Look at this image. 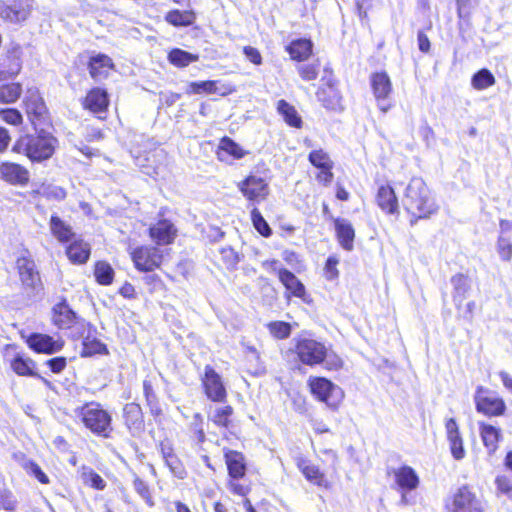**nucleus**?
Returning <instances> with one entry per match:
<instances>
[{
    "label": "nucleus",
    "mask_w": 512,
    "mask_h": 512,
    "mask_svg": "<svg viewBox=\"0 0 512 512\" xmlns=\"http://www.w3.org/2000/svg\"><path fill=\"white\" fill-rule=\"evenodd\" d=\"M21 47L16 45L13 47V49L9 52L8 59L10 60V64L8 66L7 73L10 76L17 75L21 70Z\"/></svg>",
    "instance_id": "nucleus-47"
},
{
    "label": "nucleus",
    "mask_w": 512,
    "mask_h": 512,
    "mask_svg": "<svg viewBox=\"0 0 512 512\" xmlns=\"http://www.w3.org/2000/svg\"><path fill=\"white\" fill-rule=\"evenodd\" d=\"M44 195L48 199L63 200L66 197V191L59 186H48L44 190Z\"/></svg>",
    "instance_id": "nucleus-61"
},
{
    "label": "nucleus",
    "mask_w": 512,
    "mask_h": 512,
    "mask_svg": "<svg viewBox=\"0 0 512 512\" xmlns=\"http://www.w3.org/2000/svg\"><path fill=\"white\" fill-rule=\"evenodd\" d=\"M277 110L282 115L285 122L295 128H300L302 119L297 110L285 100L278 101Z\"/></svg>",
    "instance_id": "nucleus-34"
},
{
    "label": "nucleus",
    "mask_w": 512,
    "mask_h": 512,
    "mask_svg": "<svg viewBox=\"0 0 512 512\" xmlns=\"http://www.w3.org/2000/svg\"><path fill=\"white\" fill-rule=\"evenodd\" d=\"M80 478L84 485L97 490H104L106 482L104 479L96 473L92 468L88 466H82L80 469Z\"/></svg>",
    "instance_id": "nucleus-35"
},
{
    "label": "nucleus",
    "mask_w": 512,
    "mask_h": 512,
    "mask_svg": "<svg viewBox=\"0 0 512 512\" xmlns=\"http://www.w3.org/2000/svg\"><path fill=\"white\" fill-rule=\"evenodd\" d=\"M169 61L177 67H186L198 60V56L182 49H173L168 55Z\"/></svg>",
    "instance_id": "nucleus-38"
},
{
    "label": "nucleus",
    "mask_w": 512,
    "mask_h": 512,
    "mask_svg": "<svg viewBox=\"0 0 512 512\" xmlns=\"http://www.w3.org/2000/svg\"><path fill=\"white\" fill-rule=\"evenodd\" d=\"M336 236L341 247L347 251L353 249L355 230L349 220L344 218L334 219Z\"/></svg>",
    "instance_id": "nucleus-19"
},
{
    "label": "nucleus",
    "mask_w": 512,
    "mask_h": 512,
    "mask_svg": "<svg viewBox=\"0 0 512 512\" xmlns=\"http://www.w3.org/2000/svg\"><path fill=\"white\" fill-rule=\"evenodd\" d=\"M324 94H325V91L322 90L317 93V96H318V99L323 103V105L327 109L336 110L340 107V97L338 96V94L335 91L331 90V95H330L329 99H325L323 97Z\"/></svg>",
    "instance_id": "nucleus-58"
},
{
    "label": "nucleus",
    "mask_w": 512,
    "mask_h": 512,
    "mask_svg": "<svg viewBox=\"0 0 512 512\" xmlns=\"http://www.w3.org/2000/svg\"><path fill=\"white\" fill-rule=\"evenodd\" d=\"M471 84L476 90H484L495 84V77L488 69H481L473 75Z\"/></svg>",
    "instance_id": "nucleus-40"
},
{
    "label": "nucleus",
    "mask_w": 512,
    "mask_h": 512,
    "mask_svg": "<svg viewBox=\"0 0 512 512\" xmlns=\"http://www.w3.org/2000/svg\"><path fill=\"white\" fill-rule=\"evenodd\" d=\"M49 227L52 235L61 243H67L74 237L72 227L55 214L51 215Z\"/></svg>",
    "instance_id": "nucleus-24"
},
{
    "label": "nucleus",
    "mask_w": 512,
    "mask_h": 512,
    "mask_svg": "<svg viewBox=\"0 0 512 512\" xmlns=\"http://www.w3.org/2000/svg\"><path fill=\"white\" fill-rule=\"evenodd\" d=\"M166 21L173 26H190L195 21L193 11L173 10L166 15Z\"/></svg>",
    "instance_id": "nucleus-36"
},
{
    "label": "nucleus",
    "mask_w": 512,
    "mask_h": 512,
    "mask_svg": "<svg viewBox=\"0 0 512 512\" xmlns=\"http://www.w3.org/2000/svg\"><path fill=\"white\" fill-rule=\"evenodd\" d=\"M150 237L159 245H166L173 241L176 230L172 223L161 220L150 228Z\"/></svg>",
    "instance_id": "nucleus-20"
},
{
    "label": "nucleus",
    "mask_w": 512,
    "mask_h": 512,
    "mask_svg": "<svg viewBox=\"0 0 512 512\" xmlns=\"http://www.w3.org/2000/svg\"><path fill=\"white\" fill-rule=\"evenodd\" d=\"M394 481L402 491L401 503L407 504L408 499L406 492L415 490L420 483L419 477L416 471L407 465L401 466L393 470Z\"/></svg>",
    "instance_id": "nucleus-11"
},
{
    "label": "nucleus",
    "mask_w": 512,
    "mask_h": 512,
    "mask_svg": "<svg viewBox=\"0 0 512 512\" xmlns=\"http://www.w3.org/2000/svg\"><path fill=\"white\" fill-rule=\"evenodd\" d=\"M313 44L308 39H298L292 41L287 47L291 58L297 61L306 60L312 53Z\"/></svg>",
    "instance_id": "nucleus-32"
},
{
    "label": "nucleus",
    "mask_w": 512,
    "mask_h": 512,
    "mask_svg": "<svg viewBox=\"0 0 512 512\" xmlns=\"http://www.w3.org/2000/svg\"><path fill=\"white\" fill-rule=\"evenodd\" d=\"M22 87L19 83H11L0 87V103H14L21 95Z\"/></svg>",
    "instance_id": "nucleus-41"
},
{
    "label": "nucleus",
    "mask_w": 512,
    "mask_h": 512,
    "mask_svg": "<svg viewBox=\"0 0 512 512\" xmlns=\"http://www.w3.org/2000/svg\"><path fill=\"white\" fill-rule=\"evenodd\" d=\"M298 72L301 78L305 81H312L318 77L319 74V64L311 63V64H303L298 67Z\"/></svg>",
    "instance_id": "nucleus-52"
},
{
    "label": "nucleus",
    "mask_w": 512,
    "mask_h": 512,
    "mask_svg": "<svg viewBox=\"0 0 512 512\" xmlns=\"http://www.w3.org/2000/svg\"><path fill=\"white\" fill-rule=\"evenodd\" d=\"M28 346L38 353L54 354L62 350L64 343L51 336L34 333L27 339Z\"/></svg>",
    "instance_id": "nucleus-14"
},
{
    "label": "nucleus",
    "mask_w": 512,
    "mask_h": 512,
    "mask_svg": "<svg viewBox=\"0 0 512 512\" xmlns=\"http://www.w3.org/2000/svg\"><path fill=\"white\" fill-rule=\"evenodd\" d=\"M202 381L208 399L214 402H224L226 400L227 393L222 379L212 367H205V374Z\"/></svg>",
    "instance_id": "nucleus-12"
},
{
    "label": "nucleus",
    "mask_w": 512,
    "mask_h": 512,
    "mask_svg": "<svg viewBox=\"0 0 512 512\" xmlns=\"http://www.w3.org/2000/svg\"><path fill=\"white\" fill-rule=\"evenodd\" d=\"M33 11V0H0V18L11 24H22Z\"/></svg>",
    "instance_id": "nucleus-5"
},
{
    "label": "nucleus",
    "mask_w": 512,
    "mask_h": 512,
    "mask_svg": "<svg viewBox=\"0 0 512 512\" xmlns=\"http://www.w3.org/2000/svg\"><path fill=\"white\" fill-rule=\"evenodd\" d=\"M108 104L107 92L101 88L92 89L84 100V107L93 113L104 112Z\"/></svg>",
    "instance_id": "nucleus-22"
},
{
    "label": "nucleus",
    "mask_w": 512,
    "mask_h": 512,
    "mask_svg": "<svg viewBox=\"0 0 512 512\" xmlns=\"http://www.w3.org/2000/svg\"><path fill=\"white\" fill-rule=\"evenodd\" d=\"M95 354H108V349L100 340L88 336L83 341L82 355L92 356Z\"/></svg>",
    "instance_id": "nucleus-42"
},
{
    "label": "nucleus",
    "mask_w": 512,
    "mask_h": 512,
    "mask_svg": "<svg viewBox=\"0 0 512 512\" xmlns=\"http://www.w3.org/2000/svg\"><path fill=\"white\" fill-rule=\"evenodd\" d=\"M143 392L147 401L148 406L150 407L151 413L154 415H159L161 413V408L159 406L156 394L154 393L153 387L148 380L143 381Z\"/></svg>",
    "instance_id": "nucleus-45"
},
{
    "label": "nucleus",
    "mask_w": 512,
    "mask_h": 512,
    "mask_svg": "<svg viewBox=\"0 0 512 512\" xmlns=\"http://www.w3.org/2000/svg\"><path fill=\"white\" fill-rule=\"evenodd\" d=\"M75 415L92 433L109 437L112 426L110 414L100 404L91 402L75 409Z\"/></svg>",
    "instance_id": "nucleus-3"
},
{
    "label": "nucleus",
    "mask_w": 512,
    "mask_h": 512,
    "mask_svg": "<svg viewBox=\"0 0 512 512\" xmlns=\"http://www.w3.org/2000/svg\"><path fill=\"white\" fill-rule=\"evenodd\" d=\"M28 472L42 484H48L50 482L48 476L42 471L40 466L34 462L29 464Z\"/></svg>",
    "instance_id": "nucleus-60"
},
{
    "label": "nucleus",
    "mask_w": 512,
    "mask_h": 512,
    "mask_svg": "<svg viewBox=\"0 0 512 512\" xmlns=\"http://www.w3.org/2000/svg\"><path fill=\"white\" fill-rule=\"evenodd\" d=\"M496 489L499 493L512 498V477L507 475H498L495 479Z\"/></svg>",
    "instance_id": "nucleus-51"
},
{
    "label": "nucleus",
    "mask_w": 512,
    "mask_h": 512,
    "mask_svg": "<svg viewBox=\"0 0 512 512\" xmlns=\"http://www.w3.org/2000/svg\"><path fill=\"white\" fill-rule=\"evenodd\" d=\"M269 332L278 339H285L290 336L291 326L289 323L283 321L270 322L267 325Z\"/></svg>",
    "instance_id": "nucleus-48"
},
{
    "label": "nucleus",
    "mask_w": 512,
    "mask_h": 512,
    "mask_svg": "<svg viewBox=\"0 0 512 512\" xmlns=\"http://www.w3.org/2000/svg\"><path fill=\"white\" fill-rule=\"evenodd\" d=\"M278 277L285 288L296 297H303L305 294V287L299 279L287 269H279Z\"/></svg>",
    "instance_id": "nucleus-28"
},
{
    "label": "nucleus",
    "mask_w": 512,
    "mask_h": 512,
    "mask_svg": "<svg viewBox=\"0 0 512 512\" xmlns=\"http://www.w3.org/2000/svg\"><path fill=\"white\" fill-rule=\"evenodd\" d=\"M166 465L169 467L171 472L178 478H184L185 471L175 454H172L166 458H164Z\"/></svg>",
    "instance_id": "nucleus-56"
},
{
    "label": "nucleus",
    "mask_w": 512,
    "mask_h": 512,
    "mask_svg": "<svg viewBox=\"0 0 512 512\" xmlns=\"http://www.w3.org/2000/svg\"><path fill=\"white\" fill-rule=\"evenodd\" d=\"M238 189L243 196L250 202L264 201L269 193V182L260 176L249 175L237 184Z\"/></svg>",
    "instance_id": "nucleus-7"
},
{
    "label": "nucleus",
    "mask_w": 512,
    "mask_h": 512,
    "mask_svg": "<svg viewBox=\"0 0 512 512\" xmlns=\"http://www.w3.org/2000/svg\"><path fill=\"white\" fill-rule=\"evenodd\" d=\"M11 367L15 373L21 376H32L41 379L45 384L49 385L50 382L44 377L40 376L34 371L35 363L30 358L16 356L11 363Z\"/></svg>",
    "instance_id": "nucleus-29"
},
{
    "label": "nucleus",
    "mask_w": 512,
    "mask_h": 512,
    "mask_svg": "<svg viewBox=\"0 0 512 512\" xmlns=\"http://www.w3.org/2000/svg\"><path fill=\"white\" fill-rule=\"evenodd\" d=\"M189 88L190 92L195 94L217 92V86L215 81L191 82Z\"/></svg>",
    "instance_id": "nucleus-50"
},
{
    "label": "nucleus",
    "mask_w": 512,
    "mask_h": 512,
    "mask_svg": "<svg viewBox=\"0 0 512 512\" xmlns=\"http://www.w3.org/2000/svg\"><path fill=\"white\" fill-rule=\"evenodd\" d=\"M124 416L126 424L128 425L129 428H131L132 426H134L135 428L140 427L142 419L141 408L139 405L134 403L127 404L124 408Z\"/></svg>",
    "instance_id": "nucleus-44"
},
{
    "label": "nucleus",
    "mask_w": 512,
    "mask_h": 512,
    "mask_svg": "<svg viewBox=\"0 0 512 512\" xmlns=\"http://www.w3.org/2000/svg\"><path fill=\"white\" fill-rule=\"evenodd\" d=\"M480 435L485 447L489 454H493L497 448L500 439L502 438L501 430L491 424H479Z\"/></svg>",
    "instance_id": "nucleus-25"
},
{
    "label": "nucleus",
    "mask_w": 512,
    "mask_h": 512,
    "mask_svg": "<svg viewBox=\"0 0 512 512\" xmlns=\"http://www.w3.org/2000/svg\"><path fill=\"white\" fill-rule=\"evenodd\" d=\"M114 67L112 59L101 53L91 56L88 63L90 76L95 81L106 79Z\"/></svg>",
    "instance_id": "nucleus-17"
},
{
    "label": "nucleus",
    "mask_w": 512,
    "mask_h": 512,
    "mask_svg": "<svg viewBox=\"0 0 512 512\" xmlns=\"http://www.w3.org/2000/svg\"><path fill=\"white\" fill-rule=\"evenodd\" d=\"M94 275L101 285H109L113 281L114 270L107 262L100 261L95 265Z\"/></svg>",
    "instance_id": "nucleus-39"
},
{
    "label": "nucleus",
    "mask_w": 512,
    "mask_h": 512,
    "mask_svg": "<svg viewBox=\"0 0 512 512\" xmlns=\"http://www.w3.org/2000/svg\"><path fill=\"white\" fill-rule=\"evenodd\" d=\"M498 253L502 260L509 261L512 257V243L500 236L497 243Z\"/></svg>",
    "instance_id": "nucleus-57"
},
{
    "label": "nucleus",
    "mask_w": 512,
    "mask_h": 512,
    "mask_svg": "<svg viewBox=\"0 0 512 512\" xmlns=\"http://www.w3.org/2000/svg\"><path fill=\"white\" fill-rule=\"evenodd\" d=\"M16 264L23 285L27 288H36L40 278L35 269L34 261L27 256H21L17 259Z\"/></svg>",
    "instance_id": "nucleus-18"
},
{
    "label": "nucleus",
    "mask_w": 512,
    "mask_h": 512,
    "mask_svg": "<svg viewBox=\"0 0 512 512\" xmlns=\"http://www.w3.org/2000/svg\"><path fill=\"white\" fill-rule=\"evenodd\" d=\"M130 255L136 269L142 272H150L158 268L163 257L158 248L151 246L137 247Z\"/></svg>",
    "instance_id": "nucleus-9"
},
{
    "label": "nucleus",
    "mask_w": 512,
    "mask_h": 512,
    "mask_svg": "<svg viewBox=\"0 0 512 512\" xmlns=\"http://www.w3.org/2000/svg\"><path fill=\"white\" fill-rule=\"evenodd\" d=\"M295 352L303 364L314 366L323 363L326 346L315 339L301 338L296 343Z\"/></svg>",
    "instance_id": "nucleus-6"
},
{
    "label": "nucleus",
    "mask_w": 512,
    "mask_h": 512,
    "mask_svg": "<svg viewBox=\"0 0 512 512\" xmlns=\"http://www.w3.org/2000/svg\"><path fill=\"white\" fill-rule=\"evenodd\" d=\"M251 220L255 229L264 237L271 235L272 231L260 211L254 207L251 210Z\"/></svg>",
    "instance_id": "nucleus-46"
},
{
    "label": "nucleus",
    "mask_w": 512,
    "mask_h": 512,
    "mask_svg": "<svg viewBox=\"0 0 512 512\" xmlns=\"http://www.w3.org/2000/svg\"><path fill=\"white\" fill-rule=\"evenodd\" d=\"M297 467L300 469L302 474L305 476V478L309 482H311L315 485H318V486L325 485V482H326L325 476L320 471L318 466L310 463L308 460L299 459L297 462Z\"/></svg>",
    "instance_id": "nucleus-30"
},
{
    "label": "nucleus",
    "mask_w": 512,
    "mask_h": 512,
    "mask_svg": "<svg viewBox=\"0 0 512 512\" xmlns=\"http://www.w3.org/2000/svg\"><path fill=\"white\" fill-rule=\"evenodd\" d=\"M46 364L53 373H61L67 365V360L65 357H55L49 359Z\"/></svg>",
    "instance_id": "nucleus-62"
},
{
    "label": "nucleus",
    "mask_w": 512,
    "mask_h": 512,
    "mask_svg": "<svg viewBox=\"0 0 512 512\" xmlns=\"http://www.w3.org/2000/svg\"><path fill=\"white\" fill-rule=\"evenodd\" d=\"M53 312V322L60 329L70 328L75 323L76 315L65 302L57 304Z\"/></svg>",
    "instance_id": "nucleus-27"
},
{
    "label": "nucleus",
    "mask_w": 512,
    "mask_h": 512,
    "mask_svg": "<svg viewBox=\"0 0 512 512\" xmlns=\"http://www.w3.org/2000/svg\"><path fill=\"white\" fill-rule=\"evenodd\" d=\"M1 178L13 185H26L29 181V171L20 164L3 162L0 164Z\"/></svg>",
    "instance_id": "nucleus-16"
},
{
    "label": "nucleus",
    "mask_w": 512,
    "mask_h": 512,
    "mask_svg": "<svg viewBox=\"0 0 512 512\" xmlns=\"http://www.w3.org/2000/svg\"><path fill=\"white\" fill-rule=\"evenodd\" d=\"M224 154L230 155L235 159H241L245 156L246 152L233 140L228 137L221 139L217 156L220 160H225Z\"/></svg>",
    "instance_id": "nucleus-33"
},
{
    "label": "nucleus",
    "mask_w": 512,
    "mask_h": 512,
    "mask_svg": "<svg viewBox=\"0 0 512 512\" xmlns=\"http://www.w3.org/2000/svg\"><path fill=\"white\" fill-rule=\"evenodd\" d=\"M377 204L386 213H398V199L390 186H381L378 189Z\"/></svg>",
    "instance_id": "nucleus-26"
},
{
    "label": "nucleus",
    "mask_w": 512,
    "mask_h": 512,
    "mask_svg": "<svg viewBox=\"0 0 512 512\" xmlns=\"http://www.w3.org/2000/svg\"><path fill=\"white\" fill-rule=\"evenodd\" d=\"M323 363H325L326 368L329 370H337V369L341 368L343 365L342 359L334 352L328 351L327 348H326V356H325Z\"/></svg>",
    "instance_id": "nucleus-59"
},
{
    "label": "nucleus",
    "mask_w": 512,
    "mask_h": 512,
    "mask_svg": "<svg viewBox=\"0 0 512 512\" xmlns=\"http://www.w3.org/2000/svg\"><path fill=\"white\" fill-rule=\"evenodd\" d=\"M66 254L71 262L83 264L90 256V247L83 241H74L67 247Z\"/></svg>",
    "instance_id": "nucleus-31"
},
{
    "label": "nucleus",
    "mask_w": 512,
    "mask_h": 512,
    "mask_svg": "<svg viewBox=\"0 0 512 512\" xmlns=\"http://www.w3.org/2000/svg\"><path fill=\"white\" fill-rule=\"evenodd\" d=\"M402 203L407 212L417 218H428L438 209L434 200L430 197L429 189L424 180L418 177H414L410 180L406 187Z\"/></svg>",
    "instance_id": "nucleus-2"
},
{
    "label": "nucleus",
    "mask_w": 512,
    "mask_h": 512,
    "mask_svg": "<svg viewBox=\"0 0 512 512\" xmlns=\"http://www.w3.org/2000/svg\"><path fill=\"white\" fill-rule=\"evenodd\" d=\"M36 135H24L20 137L13 146V151L24 153L32 161H43L49 159L58 144L52 133L37 127Z\"/></svg>",
    "instance_id": "nucleus-1"
},
{
    "label": "nucleus",
    "mask_w": 512,
    "mask_h": 512,
    "mask_svg": "<svg viewBox=\"0 0 512 512\" xmlns=\"http://www.w3.org/2000/svg\"><path fill=\"white\" fill-rule=\"evenodd\" d=\"M222 260L228 268H234L239 262L238 253L231 247H223L220 249Z\"/></svg>",
    "instance_id": "nucleus-55"
},
{
    "label": "nucleus",
    "mask_w": 512,
    "mask_h": 512,
    "mask_svg": "<svg viewBox=\"0 0 512 512\" xmlns=\"http://www.w3.org/2000/svg\"><path fill=\"white\" fill-rule=\"evenodd\" d=\"M309 162L319 168H333V161L330 159L328 153H326L323 149L313 150L309 153L308 156Z\"/></svg>",
    "instance_id": "nucleus-43"
},
{
    "label": "nucleus",
    "mask_w": 512,
    "mask_h": 512,
    "mask_svg": "<svg viewBox=\"0 0 512 512\" xmlns=\"http://www.w3.org/2000/svg\"><path fill=\"white\" fill-rule=\"evenodd\" d=\"M308 385L311 393L330 409H338L344 399L342 388L324 377H311Z\"/></svg>",
    "instance_id": "nucleus-4"
},
{
    "label": "nucleus",
    "mask_w": 512,
    "mask_h": 512,
    "mask_svg": "<svg viewBox=\"0 0 512 512\" xmlns=\"http://www.w3.org/2000/svg\"><path fill=\"white\" fill-rule=\"evenodd\" d=\"M243 52L246 58L255 65H260L262 63V57L258 49L252 46H246L243 49Z\"/></svg>",
    "instance_id": "nucleus-63"
},
{
    "label": "nucleus",
    "mask_w": 512,
    "mask_h": 512,
    "mask_svg": "<svg viewBox=\"0 0 512 512\" xmlns=\"http://www.w3.org/2000/svg\"><path fill=\"white\" fill-rule=\"evenodd\" d=\"M133 487L139 496L146 502L149 507L154 506V500L151 495L149 486L139 477H135Z\"/></svg>",
    "instance_id": "nucleus-49"
},
{
    "label": "nucleus",
    "mask_w": 512,
    "mask_h": 512,
    "mask_svg": "<svg viewBox=\"0 0 512 512\" xmlns=\"http://www.w3.org/2000/svg\"><path fill=\"white\" fill-rule=\"evenodd\" d=\"M447 440L449 442V447L453 458L456 460L463 459L465 457V449L461 435Z\"/></svg>",
    "instance_id": "nucleus-53"
},
{
    "label": "nucleus",
    "mask_w": 512,
    "mask_h": 512,
    "mask_svg": "<svg viewBox=\"0 0 512 512\" xmlns=\"http://www.w3.org/2000/svg\"><path fill=\"white\" fill-rule=\"evenodd\" d=\"M446 507L448 512H483L480 501L466 486L457 490Z\"/></svg>",
    "instance_id": "nucleus-10"
},
{
    "label": "nucleus",
    "mask_w": 512,
    "mask_h": 512,
    "mask_svg": "<svg viewBox=\"0 0 512 512\" xmlns=\"http://www.w3.org/2000/svg\"><path fill=\"white\" fill-rule=\"evenodd\" d=\"M224 456L230 477L234 479L242 478L246 472L245 459L242 453L228 450Z\"/></svg>",
    "instance_id": "nucleus-23"
},
{
    "label": "nucleus",
    "mask_w": 512,
    "mask_h": 512,
    "mask_svg": "<svg viewBox=\"0 0 512 512\" xmlns=\"http://www.w3.org/2000/svg\"><path fill=\"white\" fill-rule=\"evenodd\" d=\"M0 116L3 121L11 125H20L22 123L23 117L21 113L13 108L2 109L0 110Z\"/></svg>",
    "instance_id": "nucleus-54"
},
{
    "label": "nucleus",
    "mask_w": 512,
    "mask_h": 512,
    "mask_svg": "<svg viewBox=\"0 0 512 512\" xmlns=\"http://www.w3.org/2000/svg\"><path fill=\"white\" fill-rule=\"evenodd\" d=\"M24 105L31 124L34 129L37 130V126L41 124L47 111L45 103L38 91L29 90L25 96Z\"/></svg>",
    "instance_id": "nucleus-13"
},
{
    "label": "nucleus",
    "mask_w": 512,
    "mask_h": 512,
    "mask_svg": "<svg viewBox=\"0 0 512 512\" xmlns=\"http://www.w3.org/2000/svg\"><path fill=\"white\" fill-rule=\"evenodd\" d=\"M453 286L452 298L457 308H460L463 301L468 297L471 289V280L468 276L459 273L451 278Z\"/></svg>",
    "instance_id": "nucleus-21"
},
{
    "label": "nucleus",
    "mask_w": 512,
    "mask_h": 512,
    "mask_svg": "<svg viewBox=\"0 0 512 512\" xmlns=\"http://www.w3.org/2000/svg\"><path fill=\"white\" fill-rule=\"evenodd\" d=\"M371 86L374 96L379 102V108L382 112H387L390 106L381 103L382 101L386 100L392 91V84L387 73H374L371 76Z\"/></svg>",
    "instance_id": "nucleus-15"
},
{
    "label": "nucleus",
    "mask_w": 512,
    "mask_h": 512,
    "mask_svg": "<svg viewBox=\"0 0 512 512\" xmlns=\"http://www.w3.org/2000/svg\"><path fill=\"white\" fill-rule=\"evenodd\" d=\"M445 429H446L447 439L460 436L459 427L454 418H449L446 420Z\"/></svg>",
    "instance_id": "nucleus-64"
},
{
    "label": "nucleus",
    "mask_w": 512,
    "mask_h": 512,
    "mask_svg": "<svg viewBox=\"0 0 512 512\" xmlns=\"http://www.w3.org/2000/svg\"><path fill=\"white\" fill-rule=\"evenodd\" d=\"M489 391L482 386L477 387L474 396L476 410L487 416H501L505 413L504 400L495 395H488Z\"/></svg>",
    "instance_id": "nucleus-8"
},
{
    "label": "nucleus",
    "mask_w": 512,
    "mask_h": 512,
    "mask_svg": "<svg viewBox=\"0 0 512 512\" xmlns=\"http://www.w3.org/2000/svg\"><path fill=\"white\" fill-rule=\"evenodd\" d=\"M233 414V408L230 405L217 407L212 414L209 415V419L219 427L228 428L230 425V417Z\"/></svg>",
    "instance_id": "nucleus-37"
}]
</instances>
